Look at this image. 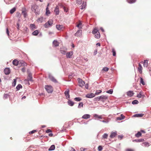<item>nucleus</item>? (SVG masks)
<instances>
[{
	"instance_id": "1",
	"label": "nucleus",
	"mask_w": 151,
	"mask_h": 151,
	"mask_svg": "<svg viewBox=\"0 0 151 151\" xmlns=\"http://www.w3.org/2000/svg\"><path fill=\"white\" fill-rule=\"evenodd\" d=\"M31 10L34 12L36 15L40 14V10L38 6L36 4H33L31 6Z\"/></svg>"
},
{
	"instance_id": "2",
	"label": "nucleus",
	"mask_w": 151,
	"mask_h": 151,
	"mask_svg": "<svg viewBox=\"0 0 151 151\" xmlns=\"http://www.w3.org/2000/svg\"><path fill=\"white\" fill-rule=\"evenodd\" d=\"M45 88L48 93H52L53 89L52 87L51 86L46 85L45 86Z\"/></svg>"
},
{
	"instance_id": "3",
	"label": "nucleus",
	"mask_w": 151,
	"mask_h": 151,
	"mask_svg": "<svg viewBox=\"0 0 151 151\" xmlns=\"http://www.w3.org/2000/svg\"><path fill=\"white\" fill-rule=\"evenodd\" d=\"M78 86L82 87L83 86H84L85 84V82L84 81H83V80L81 79L80 78H78Z\"/></svg>"
},
{
	"instance_id": "4",
	"label": "nucleus",
	"mask_w": 151,
	"mask_h": 151,
	"mask_svg": "<svg viewBox=\"0 0 151 151\" xmlns=\"http://www.w3.org/2000/svg\"><path fill=\"white\" fill-rule=\"evenodd\" d=\"M64 94L67 99H70V96L69 95V89H67L64 92Z\"/></svg>"
},
{
	"instance_id": "5",
	"label": "nucleus",
	"mask_w": 151,
	"mask_h": 151,
	"mask_svg": "<svg viewBox=\"0 0 151 151\" xmlns=\"http://www.w3.org/2000/svg\"><path fill=\"white\" fill-rule=\"evenodd\" d=\"M48 77L52 82L55 83H57V80L50 74H49Z\"/></svg>"
},
{
	"instance_id": "6",
	"label": "nucleus",
	"mask_w": 151,
	"mask_h": 151,
	"mask_svg": "<svg viewBox=\"0 0 151 151\" xmlns=\"http://www.w3.org/2000/svg\"><path fill=\"white\" fill-rule=\"evenodd\" d=\"M4 73L6 75L9 74L10 73V70L9 68H6L4 70Z\"/></svg>"
},
{
	"instance_id": "7",
	"label": "nucleus",
	"mask_w": 151,
	"mask_h": 151,
	"mask_svg": "<svg viewBox=\"0 0 151 151\" xmlns=\"http://www.w3.org/2000/svg\"><path fill=\"white\" fill-rule=\"evenodd\" d=\"M18 65L21 66H25L27 65V64L24 61L20 60L19 61Z\"/></svg>"
},
{
	"instance_id": "8",
	"label": "nucleus",
	"mask_w": 151,
	"mask_h": 151,
	"mask_svg": "<svg viewBox=\"0 0 151 151\" xmlns=\"http://www.w3.org/2000/svg\"><path fill=\"white\" fill-rule=\"evenodd\" d=\"M73 54V52L70 51L66 53V56L67 58H72V56Z\"/></svg>"
},
{
	"instance_id": "9",
	"label": "nucleus",
	"mask_w": 151,
	"mask_h": 151,
	"mask_svg": "<svg viewBox=\"0 0 151 151\" xmlns=\"http://www.w3.org/2000/svg\"><path fill=\"white\" fill-rule=\"evenodd\" d=\"M82 34V30H78L75 33V35L76 36L80 37Z\"/></svg>"
},
{
	"instance_id": "10",
	"label": "nucleus",
	"mask_w": 151,
	"mask_h": 151,
	"mask_svg": "<svg viewBox=\"0 0 151 151\" xmlns=\"http://www.w3.org/2000/svg\"><path fill=\"white\" fill-rule=\"evenodd\" d=\"M95 96V95L93 93H88L86 94V97L87 98H92Z\"/></svg>"
},
{
	"instance_id": "11",
	"label": "nucleus",
	"mask_w": 151,
	"mask_h": 151,
	"mask_svg": "<svg viewBox=\"0 0 151 151\" xmlns=\"http://www.w3.org/2000/svg\"><path fill=\"white\" fill-rule=\"evenodd\" d=\"M134 93L132 91H129L127 92V95L130 97H131L133 96Z\"/></svg>"
},
{
	"instance_id": "12",
	"label": "nucleus",
	"mask_w": 151,
	"mask_h": 151,
	"mask_svg": "<svg viewBox=\"0 0 151 151\" xmlns=\"http://www.w3.org/2000/svg\"><path fill=\"white\" fill-rule=\"evenodd\" d=\"M63 25L58 24L56 25V28L59 30H61L63 29Z\"/></svg>"
},
{
	"instance_id": "13",
	"label": "nucleus",
	"mask_w": 151,
	"mask_h": 151,
	"mask_svg": "<svg viewBox=\"0 0 151 151\" xmlns=\"http://www.w3.org/2000/svg\"><path fill=\"white\" fill-rule=\"evenodd\" d=\"M27 79L31 81H33L32 75L31 73L29 74Z\"/></svg>"
},
{
	"instance_id": "14",
	"label": "nucleus",
	"mask_w": 151,
	"mask_h": 151,
	"mask_svg": "<svg viewBox=\"0 0 151 151\" xmlns=\"http://www.w3.org/2000/svg\"><path fill=\"white\" fill-rule=\"evenodd\" d=\"M139 67L138 68V70L140 73H142V67L140 63H139Z\"/></svg>"
},
{
	"instance_id": "15",
	"label": "nucleus",
	"mask_w": 151,
	"mask_h": 151,
	"mask_svg": "<svg viewBox=\"0 0 151 151\" xmlns=\"http://www.w3.org/2000/svg\"><path fill=\"white\" fill-rule=\"evenodd\" d=\"M141 145L145 147H148L150 145V143L148 142H145L141 144Z\"/></svg>"
},
{
	"instance_id": "16",
	"label": "nucleus",
	"mask_w": 151,
	"mask_h": 151,
	"mask_svg": "<svg viewBox=\"0 0 151 151\" xmlns=\"http://www.w3.org/2000/svg\"><path fill=\"white\" fill-rule=\"evenodd\" d=\"M68 99V104L70 106H73L74 104V102L70 99Z\"/></svg>"
},
{
	"instance_id": "17",
	"label": "nucleus",
	"mask_w": 151,
	"mask_h": 151,
	"mask_svg": "<svg viewBox=\"0 0 151 151\" xmlns=\"http://www.w3.org/2000/svg\"><path fill=\"white\" fill-rule=\"evenodd\" d=\"M108 97L106 96L105 95H102L101 96H100V99L101 100V101H104V100H106L107 99Z\"/></svg>"
},
{
	"instance_id": "18",
	"label": "nucleus",
	"mask_w": 151,
	"mask_h": 151,
	"mask_svg": "<svg viewBox=\"0 0 151 151\" xmlns=\"http://www.w3.org/2000/svg\"><path fill=\"white\" fill-rule=\"evenodd\" d=\"M52 44L53 45L56 47L58 46L59 45V43L56 40H54L53 41Z\"/></svg>"
},
{
	"instance_id": "19",
	"label": "nucleus",
	"mask_w": 151,
	"mask_h": 151,
	"mask_svg": "<svg viewBox=\"0 0 151 151\" xmlns=\"http://www.w3.org/2000/svg\"><path fill=\"white\" fill-rule=\"evenodd\" d=\"M144 115V114H137L134 115L133 116L134 117H141Z\"/></svg>"
},
{
	"instance_id": "20",
	"label": "nucleus",
	"mask_w": 151,
	"mask_h": 151,
	"mask_svg": "<svg viewBox=\"0 0 151 151\" xmlns=\"http://www.w3.org/2000/svg\"><path fill=\"white\" fill-rule=\"evenodd\" d=\"M90 115L88 114H84L82 117V119H87L90 118Z\"/></svg>"
},
{
	"instance_id": "21",
	"label": "nucleus",
	"mask_w": 151,
	"mask_h": 151,
	"mask_svg": "<svg viewBox=\"0 0 151 151\" xmlns=\"http://www.w3.org/2000/svg\"><path fill=\"white\" fill-rule=\"evenodd\" d=\"M54 12H55L56 15H58L59 14V7L58 6H56L54 10Z\"/></svg>"
},
{
	"instance_id": "22",
	"label": "nucleus",
	"mask_w": 151,
	"mask_h": 151,
	"mask_svg": "<svg viewBox=\"0 0 151 151\" xmlns=\"http://www.w3.org/2000/svg\"><path fill=\"white\" fill-rule=\"evenodd\" d=\"M116 135V132H112L110 136V137L111 138H113L115 137Z\"/></svg>"
},
{
	"instance_id": "23",
	"label": "nucleus",
	"mask_w": 151,
	"mask_h": 151,
	"mask_svg": "<svg viewBox=\"0 0 151 151\" xmlns=\"http://www.w3.org/2000/svg\"><path fill=\"white\" fill-rule=\"evenodd\" d=\"M144 141V140L143 139H135L133 140L132 141L133 142H143Z\"/></svg>"
},
{
	"instance_id": "24",
	"label": "nucleus",
	"mask_w": 151,
	"mask_h": 151,
	"mask_svg": "<svg viewBox=\"0 0 151 151\" xmlns=\"http://www.w3.org/2000/svg\"><path fill=\"white\" fill-rule=\"evenodd\" d=\"M12 63L15 66H17L18 65L19 61H18L17 60L15 59L13 60Z\"/></svg>"
},
{
	"instance_id": "25",
	"label": "nucleus",
	"mask_w": 151,
	"mask_h": 151,
	"mask_svg": "<svg viewBox=\"0 0 151 151\" xmlns=\"http://www.w3.org/2000/svg\"><path fill=\"white\" fill-rule=\"evenodd\" d=\"M55 145H51L48 149V150L49 151H52L55 150Z\"/></svg>"
},
{
	"instance_id": "26",
	"label": "nucleus",
	"mask_w": 151,
	"mask_h": 151,
	"mask_svg": "<svg viewBox=\"0 0 151 151\" xmlns=\"http://www.w3.org/2000/svg\"><path fill=\"white\" fill-rule=\"evenodd\" d=\"M22 88V85L20 84H19L17 86L16 88V91H18L20 90V88Z\"/></svg>"
},
{
	"instance_id": "27",
	"label": "nucleus",
	"mask_w": 151,
	"mask_h": 151,
	"mask_svg": "<svg viewBox=\"0 0 151 151\" xmlns=\"http://www.w3.org/2000/svg\"><path fill=\"white\" fill-rule=\"evenodd\" d=\"M30 27L32 30H34V29H36L35 25L34 24H31L30 25Z\"/></svg>"
},
{
	"instance_id": "28",
	"label": "nucleus",
	"mask_w": 151,
	"mask_h": 151,
	"mask_svg": "<svg viewBox=\"0 0 151 151\" xmlns=\"http://www.w3.org/2000/svg\"><path fill=\"white\" fill-rule=\"evenodd\" d=\"M86 3H84L83 2L82 3V5L80 6L81 7V9H84L85 8L86 6Z\"/></svg>"
},
{
	"instance_id": "29",
	"label": "nucleus",
	"mask_w": 151,
	"mask_h": 151,
	"mask_svg": "<svg viewBox=\"0 0 151 151\" xmlns=\"http://www.w3.org/2000/svg\"><path fill=\"white\" fill-rule=\"evenodd\" d=\"M98 32H99L98 29H95V28L92 31V33L93 34H95L96 33H98Z\"/></svg>"
},
{
	"instance_id": "30",
	"label": "nucleus",
	"mask_w": 151,
	"mask_h": 151,
	"mask_svg": "<svg viewBox=\"0 0 151 151\" xmlns=\"http://www.w3.org/2000/svg\"><path fill=\"white\" fill-rule=\"evenodd\" d=\"M49 4H48L47 6V7H46V14L47 15H48L49 14H50V11L48 9V6H49Z\"/></svg>"
},
{
	"instance_id": "31",
	"label": "nucleus",
	"mask_w": 151,
	"mask_h": 151,
	"mask_svg": "<svg viewBox=\"0 0 151 151\" xmlns=\"http://www.w3.org/2000/svg\"><path fill=\"white\" fill-rule=\"evenodd\" d=\"M95 35V37L97 39H99L100 37V35L99 32Z\"/></svg>"
},
{
	"instance_id": "32",
	"label": "nucleus",
	"mask_w": 151,
	"mask_h": 151,
	"mask_svg": "<svg viewBox=\"0 0 151 151\" xmlns=\"http://www.w3.org/2000/svg\"><path fill=\"white\" fill-rule=\"evenodd\" d=\"M44 19V18L43 17H41L37 19V21L38 22L42 23Z\"/></svg>"
},
{
	"instance_id": "33",
	"label": "nucleus",
	"mask_w": 151,
	"mask_h": 151,
	"mask_svg": "<svg viewBox=\"0 0 151 151\" xmlns=\"http://www.w3.org/2000/svg\"><path fill=\"white\" fill-rule=\"evenodd\" d=\"M142 135L141 132H138L137 133L135 134V136L137 137H140Z\"/></svg>"
},
{
	"instance_id": "34",
	"label": "nucleus",
	"mask_w": 151,
	"mask_h": 151,
	"mask_svg": "<svg viewBox=\"0 0 151 151\" xmlns=\"http://www.w3.org/2000/svg\"><path fill=\"white\" fill-rule=\"evenodd\" d=\"M148 60H145L144 62L143 66L145 67H147L148 65Z\"/></svg>"
},
{
	"instance_id": "35",
	"label": "nucleus",
	"mask_w": 151,
	"mask_h": 151,
	"mask_svg": "<svg viewBox=\"0 0 151 151\" xmlns=\"http://www.w3.org/2000/svg\"><path fill=\"white\" fill-rule=\"evenodd\" d=\"M16 9L15 7H14L10 11V13L11 14H12L14 13L16 11Z\"/></svg>"
},
{
	"instance_id": "36",
	"label": "nucleus",
	"mask_w": 151,
	"mask_h": 151,
	"mask_svg": "<svg viewBox=\"0 0 151 151\" xmlns=\"http://www.w3.org/2000/svg\"><path fill=\"white\" fill-rule=\"evenodd\" d=\"M38 33H39V32H38V30H36L35 31H34L32 32V34L36 36V35H37Z\"/></svg>"
},
{
	"instance_id": "37",
	"label": "nucleus",
	"mask_w": 151,
	"mask_h": 151,
	"mask_svg": "<svg viewBox=\"0 0 151 151\" xmlns=\"http://www.w3.org/2000/svg\"><path fill=\"white\" fill-rule=\"evenodd\" d=\"M74 100L76 101H80L82 100V99L80 97H77L74 99Z\"/></svg>"
},
{
	"instance_id": "38",
	"label": "nucleus",
	"mask_w": 151,
	"mask_h": 151,
	"mask_svg": "<svg viewBox=\"0 0 151 151\" xmlns=\"http://www.w3.org/2000/svg\"><path fill=\"white\" fill-rule=\"evenodd\" d=\"M22 13L23 14L24 17V18L26 17V16L27 15V14L26 12L25 9L24 10H22Z\"/></svg>"
},
{
	"instance_id": "39",
	"label": "nucleus",
	"mask_w": 151,
	"mask_h": 151,
	"mask_svg": "<svg viewBox=\"0 0 151 151\" xmlns=\"http://www.w3.org/2000/svg\"><path fill=\"white\" fill-rule=\"evenodd\" d=\"M108 134L107 133H104L102 136V139H106L107 138Z\"/></svg>"
},
{
	"instance_id": "40",
	"label": "nucleus",
	"mask_w": 151,
	"mask_h": 151,
	"mask_svg": "<svg viewBox=\"0 0 151 151\" xmlns=\"http://www.w3.org/2000/svg\"><path fill=\"white\" fill-rule=\"evenodd\" d=\"M139 102L137 100L133 101L132 102V104H138Z\"/></svg>"
},
{
	"instance_id": "41",
	"label": "nucleus",
	"mask_w": 151,
	"mask_h": 151,
	"mask_svg": "<svg viewBox=\"0 0 151 151\" xmlns=\"http://www.w3.org/2000/svg\"><path fill=\"white\" fill-rule=\"evenodd\" d=\"M127 2L130 4H133L136 2V0H127Z\"/></svg>"
},
{
	"instance_id": "42",
	"label": "nucleus",
	"mask_w": 151,
	"mask_h": 151,
	"mask_svg": "<svg viewBox=\"0 0 151 151\" xmlns=\"http://www.w3.org/2000/svg\"><path fill=\"white\" fill-rule=\"evenodd\" d=\"M17 82V79H14L13 81V82L12 83V86H13L14 87L16 85Z\"/></svg>"
},
{
	"instance_id": "43",
	"label": "nucleus",
	"mask_w": 151,
	"mask_h": 151,
	"mask_svg": "<svg viewBox=\"0 0 151 151\" xmlns=\"http://www.w3.org/2000/svg\"><path fill=\"white\" fill-rule=\"evenodd\" d=\"M102 91L101 90H98L96 91L95 95H97L101 93Z\"/></svg>"
},
{
	"instance_id": "44",
	"label": "nucleus",
	"mask_w": 151,
	"mask_h": 151,
	"mask_svg": "<svg viewBox=\"0 0 151 151\" xmlns=\"http://www.w3.org/2000/svg\"><path fill=\"white\" fill-rule=\"evenodd\" d=\"M60 52L63 55L66 54V51L65 50L62 49H61L60 50Z\"/></svg>"
},
{
	"instance_id": "45",
	"label": "nucleus",
	"mask_w": 151,
	"mask_h": 151,
	"mask_svg": "<svg viewBox=\"0 0 151 151\" xmlns=\"http://www.w3.org/2000/svg\"><path fill=\"white\" fill-rule=\"evenodd\" d=\"M106 93L110 94H112L113 93V90L112 89H110L106 91Z\"/></svg>"
},
{
	"instance_id": "46",
	"label": "nucleus",
	"mask_w": 151,
	"mask_h": 151,
	"mask_svg": "<svg viewBox=\"0 0 151 151\" xmlns=\"http://www.w3.org/2000/svg\"><path fill=\"white\" fill-rule=\"evenodd\" d=\"M83 103L82 102L79 103L78 104V108H80L81 107H83Z\"/></svg>"
},
{
	"instance_id": "47",
	"label": "nucleus",
	"mask_w": 151,
	"mask_h": 151,
	"mask_svg": "<svg viewBox=\"0 0 151 151\" xmlns=\"http://www.w3.org/2000/svg\"><path fill=\"white\" fill-rule=\"evenodd\" d=\"M112 52L113 53L112 55L113 56H116V52L114 48L112 49Z\"/></svg>"
},
{
	"instance_id": "48",
	"label": "nucleus",
	"mask_w": 151,
	"mask_h": 151,
	"mask_svg": "<svg viewBox=\"0 0 151 151\" xmlns=\"http://www.w3.org/2000/svg\"><path fill=\"white\" fill-rule=\"evenodd\" d=\"M140 83H142V85H144L145 84V83L143 81V79L142 77L140 78Z\"/></svg>"
},
{
	"instance_id": "49",
	"label": "nucleus",
	"mask_w": 151,
	"mask_h": 151,
	"mask_svg": "<svg viewBox=\"0 0 151 151\" xmlns=\"http://www.w3.org/2000/svg\"><path fill=\"white\" fill-rule=\"evenodd\" d=\"M47 22L48 24L50 25V26L51 27L53 24L52 22V20H49Z\"/></svg>"
},
{
	"instance_id": "50",
	"label": "nucleus",
	"mask_w": 151,
	"mask_h": 151,
	"mask_svg": "<svg viewBox=\"0 0 151 151\" xmlns=\"http://www.w3.org/2000/svg\"><path fill=\"white\" fill-rule=\"evenodd\" d=\"M44 27L46 28H48L50 27V25L48 24L47 22L44 24Z\"/></svg>"
},
{
	"instance_id": "51",
	"label": "nucleus",
	"mask_w": 151,
	"mask_h": 151,
	"mask_svg": "<svg viewBox=\"0 0 151 151\" xmlns=\"http://www.w3.org/2000/svg\"><path fill=\"white\" fill-rule=\"evenodd\" d=\"M29 80H28V79H25L24 81V82L25 83V84H28V85H30V83L29 82Z\"/></svg>"
},
{
	"instance_id": "52",
	"label": "nucleus",
	"mask_w": 151,
	"mask_h": 151,
	"mask_svg": "<svg viewBox=\"0 0 151 151\" xmlns=\"http://www.w3.org/2000/svg\"><path fill=\"white\" fill-rule=\"evenodd\" d=\"M100 100V96L96 97L94 98V101H99Z\"/></svg>"
},
{
	"instance_id": "53",
	"label": "nucleus",
	"mask_w": 151,
	"mask_h": 151,
	"mask_svg": "<svg viewBox=\"0 0 151 151\" xmlns=\"http://www.w3.org/2000/svg\"><path fill=\"white\" fill-rule=\"evenodd\" d=\"M109 70L108 68L106 67H104L102 69V70H104L105 71H108Z\"/></svg>"
},
{
	"instance_id": "54",
	"label": "nucleus",
	"mask_w": 151,
	"mask_h": 151,
	"mask_svg": "<svg viewBox=\"0 0 151 151\" xmlns=\"http://www.w3.org/2000/svg\"><path fill=\"white\" fill-rule=\"evenodd\" d=\"M123 137V135L122 134L120 135H119L118 136V138L120 140H121L122 139Z\"/></svg>"
},
{
	"instance_id": "55",
	"label": "nucleus",
	"mask_w": 151,
	"mask_h": 151,
	"mask_svg": "<svg viewBox=\"0 0 151 151\" xmlns=\"http://www.w3.org/2000/svg\"><path fill=\"white\" fill-rule=\"evenodd\" d=\"M76 3L79 4H81L82 3V0H76Z\"/></svg>"
},
{
	"instance_id": "56",
	"label": "nucleus",
	"mask_w": 151,
	"mask_h": 151,
	"mask_svg": "<svg viewBox=\"0 0 151 151\" xmlns=\"http://www.w3.org/2000/svg\"><path fill=\"white\" fill-rule=\"evenodd\" d=\"M98 150L99 151H101V150H102V149H103V148L102 147V146H99L98 147Z\"/></svg>"
},
{
	"instance_id": "57",
	"label": "nucleus",
	"mask_w": 151,
	"mask_h": 151,
	"mask_svg": "<svg viewBox=\"0 0 151 151\" xmlns=\"http://www.w3.org/2000/svg\"><path fill=\"white\" fill-rule=\"evenodd\" d=\"M101 122H103L104 123H108L109 122V121L108 120H100Z\"/></svg>"
},
{
	"instance_id": "58",
	"label": "nucleus",
	"mask_w": 151,
	"mask_h": 151,
	"mask_svg": "<svg viewBox=\"0 0 151 151\" xmlns=\"http://www.w3.org/2000/svg\"><path fill=\"white\" fill-rule=\"evenodd\" d=\"M141 92L139 94H138L137 95V97L139 98H141L142 97V95L141 93Z\"/></svg>"
},
{
	"instance_id": "59",
	"label": "nucleus",
	"mask_w": 151,
	"mask_h": 151,
	"mask_svg": "<svg viewBox=\"0 0 151 151\" xmlns=\"http://www.w3.org/2000/svg\"><path fill=\"white\" fill-rule=\"evenodd\" d=\"M81 22H80L76 26L79 28V29H80L81 28V27H80V26L81 25Z\"/></svg>"
},
{
	"instance_id": "60",
	"label": "nucleus",
	"mask_w": 151,
	"mask_h": 151,
	"mask_svg": "<svg viewBox=\"0 0 151 151\" xmlns=\"http://www.w3.org/2000/svg\"><path fill=\"white\" fill-rule=\"evenodd\" d=\"M37 131V130H33L32 131H30V132H29V133L30 134H32L33 133H34L35 132H36Z\"/></svg>"
},
{
	"instance_id": "61",
	"label": "nucleus",
	"mask_w": 151,
	"mask_h": 151,
	"mask_svg": "<svg viewBox=\"0 0 151 151\" xmlns=\"http://www.w3.org/2000/svg\"><path fill=\"white\" fill-rule=\"evenodd\" d=\"M9 96L8 94H4V97L6 99L7 98L8 96Z\"/></svg>"
},
{
	"instance_id": "62",
	"label": "nucleus",
	"mask_w": 151,
	"mask_h": 151,
	"mask_svg": "<svg viewBox=\"0 0 151 151\" xmlns=\"http://www.w3.org/2000/svg\"><path fill=\"white\" fill-rule=\"evenodd\" d=\"M69 150L70 151H76L75 149L72 147H70Z\"/></svg>"
},
{
	"instance_id": "63",
	"label": "nucleus",
	"mask_w": 151,
	"mask_h": 151,
	"mask_svg": "<svg viewBox=\"0 0 151 151\" xmlns=\"http://www.w3.org/2000/svg\"><path fill=\"white\" fill-rule=\"evenodd\" d=\"M93 116L94 117L96 118H99V116L98 115L96 114H93Z\"/></svg>"
},
{
	"instance_id": "64",
	"label": "nucleus",
	"mask_w": 151,
	"mask_h": 151,
	"mask_svg": "<svg viewBox=\"0 0 151 151\" xmlns=\"http://www.w3.org/2000/svg\"><path fill=\"white\" fill-rule=\"evenodd\" d=\"M6 33L9 36V31L8 28H6Z\"/></svg>"
}]
</instances>
